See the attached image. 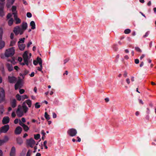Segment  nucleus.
<instances>
[{
	"instance_id": "obj_21",
	"label": "nucleus",
	"mask_w": 156,
	"mask_h": 156,
	"mask_svg": "<svg viewBox=\"0 0 156 156\" xmlns=\"http://www.w3.org/2000/svg\"><path fill=\"white\" fill-rule=\"evenodd\" d=\"M17 143L19 144H21L23 143L22 139L21 137H18L16 139Z\"/></svg>"
},
{
	"instance_id": "obj_14",
	"label": "nucleus",
	"mask_w": 156,
	"mask_h": 156,
	"mask_svg": "<svg viewBox=\"0 0 156 156\" xmlns=\"http://www.w3.org/2000/svg\"><path fill=\"white\" fill-rule=\"evenodd\" d=\"M3 2L0 1V10H1V12H0V16H2L4 15L3 12L2 11L4 5V3Z\"/></svg>"
},
{
	"instance_id": "obj_26",
	"label": "nucleus",
	"mask_w": 156,
	"mask_h": 156,
	"mask_svg": "<svg viewBox=\"0 0 156 156\" xmlns=\"http://www.w3.org/2000/svg\"><path fill=\"white\" fill-rule=\"evenodd\" d=\"M15 50L14 47L10 48V57L12 56L14 54Z\"/></svg>"
},
{
	"instance_id": "obj_5",
	"label": "nucleus",
	"mask_w": 156,
	"mask_h": 156,
	"mask_svg": "<svg viewBox=\"0 0 156 156\" xmlns=\"http://www.w3.org/2000/svg\"><path fill=\"white\" fill-rule=\"evenodd\" d=\"M4 90L1 87H0V103L2 102L4 99Z\"/></svg>"
},
{
	"instance_id": "obj_28",
	"label": "nucleus",
	"mask_w": 156,
	"mask_h": 156,
	"mask_svg": "<svg viewBox=\"0 0 156 156\" xmlns=\"http://www.w3.org/2000/svg\"><path fill=\"white\" fill-rule=\"evenodd\" d=\"M17 41L16 38H14L12 41H10V46H13L15 44Z\"/></svg>"
},
{
	"instance_id": "obj_30",
	"label": "nucleus",
	"mask_w": 156,
	"mask_h": 156,
	"mask_svg": "<svg viewBox=\"0 0 156 156\" xmlns=\"http://www.w3.org/2000/svg\"><path fill=\"white\" fill-rule=\"evenodd\" d=\"M44 117L45 119L47 120H48L50 119L49 115L46 112H45Z\"/></svg>"
},
{
	"instance_id": "obj_49",
	"label": "nucleus",
	"mask_w": 156,
	"mask_h": 156,
	"mask_svg": "<svg viewBox=\"0 0 156 156\" xmlns=\"http://www.w3.org/2000/svg\"><path fill=\"white\" fill-rule=\"evenodd\" d=\"M4 111V110L3 107H2L1 108H0V113L2 114L3 113Z\"/></svg>"
},
{
	"instance_id": "obj_29",
	"label": "nucleus",
	"mask_w": 156,
	"mask_h": 156,
	"mask_svg": "<svg viewBox=\"0 0 156 156\" xmlns=\"http://www.w3.org/2000/svg\"><path fill=\"white\" fill-rule=\"evenodd\" d=\"M25 104L26 103L28 105L29 107H30L31 105V101L30 100L28 99L25 101Z\"/></svg>"
},
{
	"instance_id": "obj_8",
	"label": "nucleus",
	"mask_w": 156,
	"mask_h": 156,
	"mask_svg": "<svg viewBox=\"0 0 156 156\" xmlns=\"http://www.w3.org/2000/svg\"><path fill=\"white\" fill-rule=\"evenodd\" d=\"M2 33L1 30H0V49H2L5 46L4 42L1 40L2 38Z\"/></svg>"
},
{
	"instance_id": "obj_58",
	"label": "nucleus",
	"mask_w": 156,
	"mask_h": 156,
	"mask_svg": "<svg viewBox=\"0 0 156 156\" xmlns=\"http://www.w3.org/2000/svg\"><path fill=\"white\" fill-rule=\"evenodd\" d=\"M12 116L13 118H14L16 116V114L15 112H13L11 115Z\"/></svg>"
},
{
	"instance_id": "obj_41",
	"label": "nucleus",
	"mask_w": 156,
	"mask_h": 156,
	"mask_svg": "<svg viewBox=\"0 0 156 156\" xmlns=\"http://www.w3.org/2000/svg\"><path fill=\"white\" fill-rule=\"evenodd\" d=\"M38 102H37L35 104V108H40V105H39Z\"/></svg>"
},
{
	"instance_id": "obj_56",
	"label": "nucleus",
	"mask_w": 156,
	"mask_h": 156,
	"mask_svg": "<svg viewBox=\"0 0 156 156\" xmlns=\"http://www.w3.org/2000/svg\"><path fill=\"white\" fill-rule=\"evenodd\" d=\"M126 81L128 84H129L130 83V81L129 78H127L126 80Z\"/></svg>"
},
{
	"instance_id": "obj_61",
	"label": "nucleus",
	"mask_w": 156,
	"mask_h": 156,
	"mask_svg": "<svg viewBox=\"0 0 156 156\" xmlns=\"http://www.w3.org/2000/svg\"><path fill=\"white\" fill-rule=\"evenodd\" d=\"M41 134H42L43 136H45L46 134V133H45L44 131L43 130H42L41 131Z\"/></svg>"
},
{
	"instance_id": "obj_48",
	"label": "nucleus",
	"mask_w": 156,
	"mask_h": 156,
	"mask_svg": "<svg viewBox=\"0 0 156 156\" xmlns=\"http://www.w3.org/2000/svg\"><path fill=\"white\" fill-rule=\"evenodd\" d=\"M19 124L22 127H23V126L25 124L24 123H23V122L21 121L20 120Z\"/></svg>"
},
{
	"instance_id": "obj_20",
	"label": "nucleus",
	"mask_w": 156,
	"mask_h": 156,
	"mask_svg": "<svg viewBox=\"0 0 156 156\" xmlns=\"http://www.w3.org/2000/svg\"><path fill=\"white\" fill-rule=\"evenodd\" d=\"M29 73V71L26 69H25L23 73H20V76L23 77V78H24V76L26 75Z\"/></svg>"
},
{
	"instance_id": "obj_64",
	"label": "nucleus",
	"mask_w": 156,
	"mask_h": 156,
	"mask_svg": "<svg viewBox=\"0 0 156 156\" xmlns=\"http://www.w3.org/2000/svg\"><path fill=\"white\" fill-rule=\"evenodd\" d=\"M14 69H15L16 70H17H17H18V69H19V67H18V66H15L14 67Z\"/></svg>"
},
{
	"instance_id": "obj_57",
	"label": "nucleus",
	"mask_w": 156,
	"mask_h": 156,
	"mask_svg": "<svg viewBox=\"0 0 156 156\" xmlns=\"http://www.w3.org/2000/svg\"><path fill=\"white\" fill-rule=\"evenodd\" d=\"M52 116H53V118H55L57 117L56 114L55 113L53 112L52 113Z\"/></svg>"
},
{
	"instance_id": "obj_55",
	"label": "nucleus",
	"mask_w": 156,
	"mask_h": 156,
	"mask_svg": "<svg viewBox=\"0 0 156 156\" xmlns=\"http://www.w3.org/2000/svg\"><path fill=\"white\" fill-rule=\"evenodd\" d=\"M22 59H23L21 57H18V59L17 60V61H19L20 62H21L22 61Z\"/></svg>"
},
{
	"instance_id": "obj_2",
	"label": "nucleus",
	"mask_w": 156,
	"mask_h": 156,
	"mask_svg": "<svg viewBox=\"0 0 156 156\" xmlns=\"http://www.w3.org/2000/svg\"><path fill=\"white\" fill-rule=\"evenodd\" d=\"M10 56V49L6 50L4 54L1 55V58L3 59L8 60V58Z\"/></svg>"
},
{
	"instance_id": "obj_62",
	"label": "nucleus",
	"mask_w": 156,
	"mask_h": 156,
	"mask_svg": "<svg viewBox=\"0 0 156 156\" xmlns=\"http://www.w3.org/2000/svg\"><path fill=\"white\" fill-rule=\"evenodd\" d=\"M32 44V43L30 41V42H29L27 44V47L28 48L30 45L31 44Z\"/></svg>"
},
{
	"instance_id": "obj_37",
	"label": "nucleus",
	"mask_w": 156,
	"mask_h": 156,
	"mask_svg": "<svg viewBox=\"0 0 156 156\" xmlns=\"http://www.w3.org/2000/svg\"><path fill=\"white\" fill-rule=\"evenodd\" d=\"M131 32V30L130 29H126L124 31V33L125 34H129Z\"/></svg>"
},
{
	"instance_id": "obj_12",
	"label": "nucleus",
	"mask_w": 156,
	"mask_h": 156,
	"mask_svg": "<svg viewBox=\"0 0 156 156\" xmlns=\"http://www.w3.org/2000/svg\"><path fill=\"white\" fill-rule=\"evenodd\" d=\"M16 149L15 147L13 146L10 150V156H16Z\"/></svg>"
},
{
	"instance_id": "obj_15",
	"label": "nucleus",
	"mask_w": 156,
	"mask_h": 156,
	"mask_svg": "<svg viewBox=\"0 0 156 156\" xmlns=\"http://www.w3.org/2000/svg\"><path fill=\"white\" fill-rule=\"evenodd\" d=\"M20 29V27L18 26H16L14 28L13 31L16 35H17L19 34Z\"/></svg>"
},
{
	"instance_id": "obj_10",
	"label": "nucleus",
	"mask_w": 156,
	"mask_h": 156,
	"mask_svg": "<svg viewBox=\"0 0 156 156\" xmlns=\"http://www.w3.org/2000/svg\"><path fill=\"white\" fill-rule=\"evenodd\" d=\"M14 18V20L16 24H18L21 22V20L18 17L17 15H13Z\"/></svg>"
},
{
	"instance_id": "obj_52",
	"label": "nucleus",
	"mask_w": 156,
	"mask_h": 156,
	"mask_svg": "<svg viewBox=\"0 0 156 156\" xmlns=\"http://www.w3.org/2000/svg\"><path fill=\"white\" fill-rule=\"evenodd\" d=\"M42 69V65L41 66H40V67H37V70L39 71H41Z\"/></svg>"
},
{
	"instance_id": "obj_16",
	"label": "nucleus",
	"mask_w": 156,
	"mask_h": 156,
	"mask_svg": "<svg viewBox=\"0 0 156 156\" xmlns=\"http://www.w3.org/2000/svg\"><path fill=\"white\" fill-rule=\"evenodd\" d=\"M9 121V119L8 117L6 116L3 118L2 122L3 124H5L8 123Z\"/></svg>"
},
{
	"instance_id": "obj_9",
	"label": "nucleus",
	"mask_w": 156,
	"mask_h": 156,
	"mask_svg": "<svg viewBox=\"0 0 156 156\" xmlns=\"http://www.w3.org/2000/svg\"><path fill=\"white\" fill-rule=\"evenodd\" d=\"M17 7L15 5H12L11 7V9H10V10H11L12 12V15H18L17 11L16 9Z\"/></svg>"
},
{
	"instance_id": "obj_50",
	"label": "nucleus",
	"mask_w": 156,
	"mask_h": 156,
	"mask_svg": "<svg viewBox=\"0 0 156 156\" xmlns=\"http://www.w3.org/2000/svg\"><path fill=\"white\" fill-rule=\"evenodd\" d=\"M14 34L13 33H11L10 34V39H13L14 38Z\"/></svg>"
},
{
	"instance_id": "obj_31",
	"label": "nucleus",
	"mask_w": 156,
	"mask_h": 156,
	"mask_svg": "<svg viewBox=\"0 0 156 156\" xmlns=\"http://www.w3.org/2000/svg\"><path fill=\"white\" fill-rule=\"evenodd\" d=\"M25 40V38L24 37H23V38H21L19 39V41L18 42V44H20V43H23L24 42V41Z\"/></svg>"
},
{
	"instance_id": "obj_38",
	"label": "nucleus",
	"mask_w": 156,
	"mask_h": 156,
	"mask_svg": "<svg viewBox=\"0 0 156 156\" xmlns=\"http://www.w3.org/2000/svg\"><path fill=\"white\" fill-rule=\"evenodd\" d=\"M12 15L10 13V26L12 25L13 23V22L14 21V20L13 18H12Z\"/></svg>"
},
{
	"instance_id": "obj_43",
	"label": "nucleus",
	"mask_w": 156,
	"mask_h": 156,
	"mask_svg": "<svg viewBox=\"0 0 156 156\" xmlns=\"http://www.w3.org/2000/svg\"><path fill=\"white\" fill-rule=\"evenodd\" d=\"M27 16L28 18H30L32 16V14L30 12H28L27 14Z\"/></svg>"
},
{
	"instance_id": "obj_24",
	"label": "nucleus",
	"mask_w": 156,
	"mask_h": 156,
	"mask_svg": "<svg viewBox=\"0 0 156 156\" xmlns=\"http://www.w3.org/2000/svg\"><path fill=\"white\" fill-rule=\"evenodd\" d=\"M37 60L38 63H39L40 66H41L42 65V60L39 57H37Z\"/></svg>"
},
{
	"instance_id": "obj_33",
	"label": "nucleus",
	"mask_w": 156,
	"mask_h": 156,
	"mask_svg": "<svg viewBox=\"0 0 156 156\" xmlns=\"http://www.w3.org/2000/svg\"><path fill=\"white\" fill-rule=\"evenodd\" d=\"M40 137V135L39 134L34 135V138L36 140H38Z\"/></svg>"
},
{
	"instance_id": "obj_22",
	"label": "nucleus",
	"mask_w": 156,
	"mask_h": 156,
	"mask_svg": "<svg viewBox=\"0 0 156 156\" xmlns=\"http://www.w3.org/2000/svg\"><path fill=\"white\" fill-rule=\"evenodd\" d=\"M16 101L15 99H13L11 103V106L13 108H14L16 106Z\"/></svg>"
},
{
	"instance_id": "obj_59",
	"label": "nucleus",
	"mask_w": 156,
	"mask_h": 156,
	"mask_svg": "<svg viewBox=\"0 0 156 156\" xmlns=\"http://www.w3.org/2000/svg\"><path fill=\"white\" fill-rule=\"evenodd\" d=\"M33 64L34 65L36 66L38 64L37 62V60H34Z\"/></svg>"
},
{
	"instance_id": "obj_63",
	"label": "nucleus",
	"mask_w": 156,
	"mask_h": 156,
	"mask_svg": "<svg viewBox=\"0 0 156 156\" xmlns=\"http://www.w3.org/2000/svg\"><path fill=\"white\" fill-rule=\"evenodd\" d=\"M21 121L22 122H23V123H24L26 122L25 119L24 118H22L21 119Z\"/></svg>"
},
{
	"instance_id": "obj_7",
	"label": "nucleus",
	"mask_w": 156,
	"mask_h": 156,
	"mask_svg": "<svg viewBox=\"0 0 156 156\" xmlns=\"http://www.w3.org/2000/svg\"><path fill=\"white\" fill-rule=\"evenodd\" d=\"M9 129V126L7 125L2 127L0 129V131L2 133H5Z\"/></svg>"
},
{
	"instance_id": "obj_35",
	"label": "nucleus",
	"mask_w": 156,
	"mask_h": 156,
	"mask_svg": "<svg viewBox=\"0 0 156 156\" xmlns=\"http://www.w3.org/2000/svg\"><path fill=\"white\" fill-rule=\"evenodd\" d=\"M23 128L24 130L26 132H27L29 129V128L28 126L25 124L23 126Z\"/></svg>"
},
{
	"instance_id": "obj_36",
	"label": "nucleus",
	"mask_w": 156,
	"mask_h": 156,
	"mask_svg": "<svg viewBox=\"0 0 156 156\" xmlns=\"http://www.w3.org/2000/svg\"><path fill=\"white\" fill-rule=\"evenodd\" d=\"M135 50L141 53L142 52L141 50L138 47H135Z\"/></svg>"
},
{
	"instance_id": "obj_13",
	"label": "nucleus",
	"mask_w": 156,
	"mask_h": 156,
	"mask_svg": "<svg viewBox=\"0 0 156 156\" xmlns=\"http://www.w3.org/2000/svg\"><path fill=\"white\" fill-rule=\"evenodd\" d=\"M21 107L22 108V109L23 108V112H24V113H26L28 109V108L26 104H25V102H24L23 103L22 106Z\"/></svg>"
},
{
	"instance_id": "obj_45",
	"label": "nucleus",
	"mask_w": 156,
	"mask_h": 156,
	"mask_svg": "<svg viewBox=\"0 0 156 156\" xmlns=\"http://www.w3.org/2000/svg\"><path fill=\"white\" fill-rule=\"evenodd\" d=\"M25 92V90L23 89H20L19 90V92L20 94H22Z\"/></svg>"
},
{
	"instance_id": "obj_60",
	"label": "nucleus",
	"mask_w": 156,
	"mask_h": 156,
	"mask_svg": "<svg viewBox=\"0 0 156 156\" xmlns=\"http://www.w3.org/2000/svg\"><path fill=\"white\" fill-rule=\"evenodd\" d=\"M150 110L148 108H147V111H146V113L147 114H149L150 113Z\"/></svg>"
},
{
	"instance_id": "obj_6",
	"label": "nucleus",
	"mask_w": 156,
	"mask_h": 156,
	"mask_svg": "<svg viewBox=\"0 0 156 156\" xmlns=\"http://www.w3.org/2000/svg\"><path fill=\"white\" fill-rule=\"evenodd\" d=\"M22 84L21 80H18L15 85V89L17 90L19 88H20L22 87Z\"/></svg>"
},
{
	"instance_id": "obj_17",
	"label": "nucleus",
	"mask_w": 156,
	"mask_h": 156,
	"mask_svg": "<svg viewBox=\"0 0 156 156\" xmlns=\"http://www.w3.org/2000/svg\"><path fill=\"white\" fill-rule=\"evenodd\" d=\"M10 62L13 65H15L17 62V60L16 58L13 57L12 59H10Z\"/></svg>"
},
{
	"instance_id": "obj_39",
	"label": "nucleus",
	"mask_w": 156,
	"mask_h": 156,
	"mask_svg": "<svg viewBox=\"0 0 156 156\" xmlns=\"http://www.w3.org/2000/svg\"><path fill=\"white\" fill-rule=\"evenodd\" d=\"M25 30H24L22 29H21L20 28V29L19 31V34H20V35H22L23 34V33Z\"/></svg>"
},
{
	"instance_id": "obj_27",
	"label": "nucleus",
	"mask_w": 156,
	"mask_h": 156,
	"mask_svg": "<svg viewBox=\"0 0 156 156\" xmlns=\"http://www.w3.org/2000/svg\"><path fill=\"white\" fill-rule=\"evenodd\" d=\"M28 51H25L23 53V56L24 59L28 58Z\"/></svg>"
},
{
	"instance_id": "obj_34",
	"label": "nucleus",
	"mask_w": 156,
	"mask_h": 156,
	"mask_svg": "<svg viewBox=\"0 0 156 156\" xmlns=\"http://www.w3.org/2000/svg\"><path fill=\"white\" fill-rule=\"evenodd\" d=\"M16 98L17 100L19 101L21 100V95H20L19 94H17L16 95Z\"/></svg>"
},
{
	"instance_id": "obj_54",
	"label": "nucleus",
	"mask_w": 156,
	"mask_h": 156,
	"mask_svg": "<svg viewBox=\"0 0 156 156\" xmlns=\"http://www.w3.org/2000/svg\"><path fill=\"white\" fill-rule=\"evenodd\" d=\"M123 76L125 77H127V73L126 71H125L124 72V73L123 74Z\"/></svg>"
},
{
	"instance_id": "obj_25",
	"label": "nucleus",
	"mask_w": 156,
	"mask_h": 156,
	"mask_svg": "<svg viewBox=\"0 0 156 156\" xmlns=\"http://www.w3.org/2000/svg\"><path fill=\"white\" fill-rule=\"evenodd\" d=\"M30 26L31 27V29L34 30L35 28V23L34 21H32L30 23Z\"/></svg>"
},
{
	"instance_id": "obj_46",
	"label": "nucleus",
	"mask_w": 156,
	"mask_h": 156,
	"mask_svg": "<svg viewBox=\"0 0 156 156\" xmlns=\"http://www.w3.org/2000/svg\"><path fill=\"white\" fill-rule=\"evenodd\" d=\"M149 31L147 32L143 36V37L144 38H145V37H147L149 35Z\"/></svg>"
},
{
	"instance_id": "obj_53",
	"label": "nucleus",
	"mask_w": 156,
	"mask_h": 156,
	"mask_svg": "<svg viewBox=\"0 0 156 156\" xmlns=\"http://www.w3.org/2000/svg\"><path fill=\"white\" fill-rule=\"evenodd\" d=\"M19 119H16L14 121V123L15 124H16L18 123Z\"/></svg>"
},
{
	"instance_id": "obj_44",
	"label": "nucleus",
	"mask_w": 156,
	"mask_h": 156,
	"mask_svg": "<svg viewBox=\"0 0 156 156\" xmlns=\"http://www.w3.org/2000/svg\"><path fill=\"white\" fill-rule=\"evenodd\" d=\"M69 58H66V59H65L64 60V64H66V63L67 62H68L69 61Z\"/></svg>"
},
{
	"instance_id": "obj_11",
	"label": "nucleus",
	"mask_w": 156,
	"mask_h": 156,
	"mask_svg": "<svg viewBox=\"0 0 156 156\" xmlns=\"http://www.w3.org/2000/svg\"><path fill=\"white\" fill-rule=\"evenodd\" d=\"M22 130V128L20 126H17L15 130V133L16 135H19L20 134Z\"/></svg>"
},
{
	"instance_id": "obj_18",
	"label": "nucleus",
	"mask_w": 156,
	"mask_h": 156,
	"mask_svg": "<svg viewBox=\"0 0 156 156\" xmlns=\"http://www.w3.org/2000/svg\"><path fill=\"white\" fill-rule=\"evenodd\" d=\"M22 29L24 30H26L27 27V24L26 22H23L22 25Z\"/></svg>"
},
{
	"instance_id": "obj_47",
	"label": "nucleus",
	"mask_w": 156,
	"mask_h": 156,
	"mask_svg": "<svg viewBox=\"0 0 156 156\" xmlns=\"http://www.w3.org/2000/svg\"><path fill=\"white\" fill-rule=\"evenodd\" d=\"M31 155V151L30 150H29L26 154V156H30Z\"/></svg>"
},
{
	"instance_id": "obj_19",
	"label": "nucleus",
	"mask_w": 156,
	"mask_h": 156,
	"mask_svg": "<svg viewBox=\"0 0 156 156\" xmlns=\"http://www.w3.org/2000/svg\"><path fill=\"white\" fill-rule=\"evenodd\" d=\"M18 46L20 50L23 51L25 47V45L23 44H18Z\"/></svg>"
},
{
	"instance_id": "obj_51",
	"label": "nucleus",
	"mask_w": 156,
	"mask_h": 156,
	"mask_svg": "<svg viewBox=\"0 0 156 156\" xmlns=\"http://www.w3.org/2000/svg\"><path fill=\"white\" fill-rule=\"evenodd\" d=\"M139 61L138 59H135V63L136 64H138L139 63Z\"/></svg>"
},
{
	"instance_id": "obj_1",
	"label": "nucleus",
	"mask_w": 156,
	"mask_h": 156,
	"mask_svg": "<svg viewBox=\"0 0 156 156\" xmlns=\"http://www.w3.org/2000/svg\"><path fill=\"white\" fill-rule=\"evenodd\" d=\"M67 133L71 136H76L77 133L76 130L74 128H71L69 129L67 131Z\"/></svg>"
},
{
	"instance_id": "obj_42",
	"label": "nucleus",
	"mask_w": 156,
	"mask_h": 156,
	"mask_svg": "<svg viewBox=\"0 0 156 156\" xmlns=\"http://www.w3.org/2000/svg\"><path fill=\"white\" fill-rule=\"evenodd\" d=\"M7 141V139L6 140H1L0 139V145H1L3 143L6 142Z\"/></svg>"
},
{
	"instance_id": "obj_3",
	"label": "nucleus",
	"mask_w": 156,
	"mask_h": 156,
	"mask_svg": "<svg viewBox=\"0 0 156 156\" xmlns=\"http://www.w3.org/2000/svg\"><path fill=\"white\" fill-rule=\"evenodd\" d=\"M16 113L17 116L19 117L22 116L23 115V112L22 110L21 106L19 105L16 111Z\"/></svg>"
},
{
	"instance_id": "obj_23",
	"label": "nucleus",
	"mask_w": 156,
	"mask_h": 156,
	"mask_svg": "<svg viewBox=\"0 0 156 156\" xmlns=\"http://www.w3.org/2000/svg\"><path fill=\"white\" fill-rule=\"evenodd\" d=\"M17 81L16 78L12 76L10 77V83H15Z\"/></svg>"
},
{
	"instance_id": "obj_32",
	"label": "nucleus",
	"mask_w": 156,
	"mask_h": 156,
	"mask_svg": "<svg viewBox=\"0 0 156 156\" xmlns=\"http://www.w3.org/2000/svg\"><path fill=\"white\" fill-rule=\"evenodd\" d=\"M28 97L26 95H21V99L22 101H23L25 99L28 98Z\"/></svg>"
},
{
	"instance_id": "obj_40",
	"label": "nucleus",
	"mask_w": 156,
	"mask_h": 156,
	"mask_svg": "<svg viewBox=\"0 0 156 156\" xmlns=\"http://www.w3.org/2000/svg\"><path fill=\"white\" fill-rule=\"evenodd\" d=\"M28 58H26L23 59L24 63H25V65L26 64L27 66L28 65Z\"/></svg>"
},
{
	"instance_id": "obj_4",
	"label": "nucleus",
	"mask_w": 156,
	"mask_h": 156,
	"mask_svg": "<svg viewBox=\"0 0 156 156\" xmlns=\"http://www.w3.org/2000/svg\"><path fill=\"white\" fill-rule=\"evenodd\" d=\"M27 144L28 145L32 148L35 144V142L32 138H31L29 140H27Z\"/></svg>"
}]
</instances>
